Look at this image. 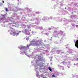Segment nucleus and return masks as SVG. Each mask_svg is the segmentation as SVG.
<instances>
[{
    "mask_svg": "<svg viewBox=\"0 0 78 78\" xmlns=\"http://www.w3.org/2000/svg\"><path fill=\"white\" fill-rule=\"evenodd\" d=\"M5 10L6 11H8V8H5Z\"/></svg>",
    "mask_w": 78,
    "mask_h": 78,
    "instance_id": "8",
    "label": "nucleus"
},
{
    "mask_svg": "<svg viewBox=\"0 0 78 78\" xmlns=\"http://www.w3.org/2000/svg\"><path fill=\"white\" fill-rule=\"evenodd\" d=\"M16 34L17 35H18V34H19V33H17V34Z\"/></svg>",
    "mask_w": 78,
    "mask_h": 78,
    "instance_id": "9",
    "label": "nucleus"
},
{
    "mask_svg": "<svg viewBox=\"0 0 78 78\" xmlns=\"http://www.w3.org/2000/svg\"><path fill=\"white\" fill-rule=\"evenodd\" d=\"M57 31H54V33H57Z\"/></svg>",
    "mask_w": 78,
    "mask_h": 78,
    "instance_id": "10",
    "label": "nucleus"
},
{
    "mask_svg": "<svg viewBox=\"0 0 78 78\" xmlns=\"http://www.w3.org/2000/svg\"><path fill=\"white\" fill-rule=\"evenodd\" d=\"M75 46L78 48V40H77L75 44Z\"/></svg>",
    "mask_w": 78,
    "mask_h": 78,
    "instance_id": "1",
    "label": "nucleus"
},
{
    "mask_svg": "<svg viewBox=\"0 0 78 78\" xmlns=\"http://www.w3.org/2000/svg\"><path fill=\"white\" fill-rule=\"evenodd\" d=\"M20 48V50H22L23 49H24V48H25V47L23 46H22Z\"/></svg>",
    "mask_w": 78,
    "mask_h": 78,
    "instance_id": "3",
    "label": "nucleus"
},
{
    "mask_svg": "<svg viewBox=\"0 0 78 78\" xmlns=\"http://www.w3.org/2000/svg\"><path fill=\"white\" fill-rule=\"evenodd\" d=\"M65 9H67V8H65Z\"/></svg>",
    "mask_w": 78,
    "mask_h": 78,
    "instance_id": "14",
    "label": "nucleus"
},
{
    "mask_svg": "<svg viewBox=\"0 0 78 78\" xmlns=\"http://www.w3.org/2000/svg\"><path fill=\"white\" fill-rule=\"evenodd\" d=\"M3 3H4V1H3Z\"/></svg>",
    "mask_w": 78,
    "mask_h": 78,
    "instance_id": "16",
    "label": "nucleus"
},
{
    "mask_svg": "<svg viewBox=\"0 0 78 78\" xmlns=\"http://www.w3.org/2000/svg\"><path fill=\"white\" fill-rule=\"evenodd\" d=\"M31 45V44H29V45H28L27 44V47L28 48H29V47H30V46Z\"/></svg>",
    "mask_w": 78,
    "mask_h": 78,
    "instance_id": "7",
    "label": "nucleus"
},
{
    "mask_svg": "<svg viewBox=\"0 0 78 78\" xmlns=\"http://www.w3.org/2000/svg\"><path fill=\"white\" fill-rule=\"evenodd\" d=\"M26 39H28V38H26Z\"/></svg>",
    "mask_w": 78,
    "mask_h": 78,
    "instance_id": "13",
    "label": "nucleus"
},
{
    "mask_svg": "<svg viewBox=\"0 0 78 78\" xmlns=\"http://www.w3.org/2000/svg\"><path fill=\"white\" fill-rule=\"evenodd\" d=\"M39 44H42V40H39L38 41Z\"/></svg>",
    "mask_w": 78,
    "mask_h": 78,
    "instance_id": "4",
    "label": "nucleus"
},
{
    "mask_svg": "<svg viewBox=\"0 0 78 78\" xmlns=\"http://www.w3.org/2000/svg\"><path fill=\"white\" fill-rule=\"evenodd\" d=\"M48 69L49 70H50V71H51L52 70V69H51V68L49 67L48 68Z\"/></svg>",
    "mask_w": 78,
    "mask_h": 78,
    "instance_id": "5",
    "label": "nucleus"
},
{
    "mask_svg": "<svg viewBox=\"0 0 78 78\" xmlns=\"http://www.w3.org/2000/svg\"><path fill=\"white\" fill-rule=\"evenodd\" d=\"M49 29H50V30H51V28H49Z\"/></svg>",
    "mask_w": 78,
    "mask_h": 78,
    "instance_id": "15",
    "label": "nucleus"
},
{
    "mask_svg": "<svg viewBox=\"0 0 78 78\" xmlns=\"http://www.w3.org/2000/svg\"><path fill=\"white\" fill-rule=\"evenodd\" d=\"M30 44L32 45H34L36 44V42L34 41H32L30 42Z\"/></svg>",
    "mask_w": 78,
    "mask_h": 78,
    "instance_id": "2",
    "label": "nucleus"
},
{
    "mask_svg": "<svg viewBox=\"0 0 78 78\" xmlns=\"http://www.w3.org/2000/svg\"><path fill=\"white\" fill-rule=\"evenodd\" d=\"M52 76H53L54 77H55V75H52Z\"/></svg>",
    "mask_w": 78,
    "mask_h": 78,
    "instance_id": "11",
    "label": "nucleus"
},
{
    "mask_svg": "<svg viewBox=\"0 0 78 78\" xmlns=\"http://www.w3.org/2000/svg\"><path fill=\"white\" fill-rule=\"evenodd\" d=\"M25 31H27V30L25 29Z\"/></svg>",
    "mask_w": 78,
    "mask_h": 78,
    "instance_id": "12",
    "label": "nucleus"
},
{
    "mask_svg": "<svg viewBox=\"0 0 78 78\" xmlns=\"http://www.w3.org/2000/svg\"><path fill=\"white\" fill-rule=\"evenodd\" d=\"M13 36H16V32H13Z\"/></svg>",
    "mask_w": 78,
    "mask_h": 78,
    "instance_id": "6",
    "label": "nucleus"
},
{
    "mask_svg": "<svg viewBox=\"0 0 78 78\" xmlns=\"http://www.w3.org/2000/svg\"><path fill=\"white\" fill-rule=\"evenodd\" d=\"M77 59L78 60V58H77Z\"/></svg>",
    "mask_w": 78,
    "mask_h": 78,
    "instance_id": "17",
    "label": "nucleus"
}]
</instances>
